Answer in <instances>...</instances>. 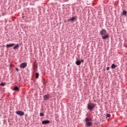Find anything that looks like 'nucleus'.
<instances>
[{
    "label": "nucleus",
    "mask_w": 127,
    "mask_h": 127,
    "mask_svg": "<svg viewBox=\"0 0 127 127\" xmlns=\"http://www.w3.org/2000/svg\"><path fill=\"white\" fill-rule=\"evenodd\" d=\"M49 97H50L49 95H45L44 96V101H46V100H48V98H49Z\"/></svg>",
    "instance_id": "10"
},
{
    "label": "nucleus",
    "mask_w": 127,
    "mask_h": 127,
    "mask_svg": "<svg viewBox=\"0 0 127 127\" xmlns=\"http://www.w3.org/2000/svg\"><path fill=\"white\" fill-rule=\"evenodd\" d=\"M75 64H76L78 66H79V65H81V61H77L75 62Z\"/></svg>",
    "instance_id": "12"
},
{
    "label": "nucleus",
    "mask_w": 127,
    "mask_h": 127,
    "mask_svg": "<svg viewBox=\"0 0 127 127\" xmlns=\"http://www.w3.org/2000/svg\"><path fill=\"white\" fill-rule=\"evenodd\" d=\"M0 86H5V83H1V84H0Z\"/></svg>",
    "instance_id": "19"
},
{
    "label": "nucleus",
    "mask_w": 127,
    "mask_h": 127,
    "mask_svg": "<svg viewBox=\"0 0 127 127\" xmlns=\"http://www.w3.org/2000/svg\"><path fill=\"white\" fill-rule=\"evenodd\" d=\"M19 47V44H17L15 45V46L13 47L14 50H16V49H18V48Z\"/></svg>",
    "instance_id": "9"
},
{
    "label": "nucleus",
    "mask_w": 127,
    "mask_h": 127,
    "mask_svg": "<svg viewBox=\"0 0 127 127\" xmlns=\"http://www.w3.org/2000/svg\"><path fill=\"white\" fill-rule=\"evenodd\" d=\"M14 45H15V44H7L6 47V48H10V47H12V46H14Z\"/></svg>",
    "instance_id": "6"
},
{
    "label": "nucleus",
    "mask_w": 127,
    "mask_h": 127,
    "mask_svg": "<svg viewBox=\"0 0 127 127\" xmlns=\"http://www.w3.org/2000/svg\"><path fill=\"white\" fill-rule=\"evenodd\" d=\"M92 118L87 117L85 119V127H92L93 126V122H92Z\"/></svg>",
    "instance_id": "1"
},
{
    "label": "nucleus",
    "mask_w": 127,
    "mask_h": 127,
    "mask_svg": "<svg viewBox=\"0 0 127 127\" xmlns=\"http://www.w3.org/2000/svg\"><path fill=\"white\" fill-rule=\"evenodd\" d=\"M39 77V73H36V78L38 79Z\"/></svg>",
    "instance_id": "16"
},
{
    "label": "nucleus",
    "mask_w": 127,
    "mask_h": 127,
    "mask_svg": "<svg viewBox=\"0 0 127 127\" xmlns=\"http://www.w3.org/2000/svg\"><path fill=\"white\" fill-rule=\"evenodd\" d=\"M20 66L21 68H25V67H26V66H27V64H26V63H23L21 64Z\"/></svg>",
    "instance_id": "7"
},
{
    "label": "nucleus",
    "mask_w": 127,
    "mask_h": 127,
    "mask_svg": "<svg viewBox=\"0 0 127 127\" xmlns=\"http://www.w3.org/2000/svg\"><path fill=\"white\" fill-rule=\"evenodd\" d=\"M116 67H117V65L115 64H112L111 65V68H112V69H115Z\"/></svg>",
    "instance_id": "13"
},
{
    "label": "nucleus",
    "mask_w": 127,
    "mask_h": 127,
    "mask_svg": "<svg viewBox=\"0 0 127 127\" xmlns=\"http://www.w3.org/2000/svg\"><path fill=\"white\" fill-rule=\"evenodd\" d=\"M33 68L34 71H36L37 70V65L36 64L34 65Z\"/></svg>",
    "instance_id": "14"
},
{
    "label": "nucleus",
    "mask_w": 127,
    "mask_h": 127,
    "mask_svg": "<svg viewBox=\"0 0 127 127\" xmlns=\"http://www.w3.org/2000/svg\"><path fill=\"white\" fill-rule=\"evenodd\" d=\"M125 127H127V126H126Z\"/></svg>",
    "instance_id": "24"
},
{
    "label": "nucleus",
    "mask_w": 127,
    "mask_h": 127,
    "mask_svg": "<svg viewBox=\"0 0 127 127\" xmlns=\"http://www.w3.org/2000/svg\"><path fill=\"white\" fill-rule=\"evenodd\" d=\"M13 90L14 91H17V92H18V91H19V88H18V87L17 86H15L13 88Z\"/></svg>",
    "instance_id": "11"
},
{
    "label": "nucleus",
    "mask_w": 127,
    "mask_h": 127,
    "mask_svg": "<svg viewBox=\"0 0 127 127\" xmlns=\"http://www.w3.org/2000/svg\"><path fill=\"white\" fill-rule=\"evenodd\" d=\"M67 0H65V1H67Z\"/></svg>",
    "instance_id": "23"
},
{
    "label": "nucleus",
    "mask_w": 127,
    "mask_h": 127,
    "mask_svg": "<svg viewBox=\"0 0 127 127\" xmlns=\"http://www.w3.org/2000/svg\"><path fill=\"white\" fill-rule=\"evenodd\" d=\"M76 19V17H72L68 19V21H74Z\"/></svg>",
    "instance_id": "8"
},
{
    "label": "nucleus",
    "mask_w": 127,
    "mask_h": 127,
    "mask_svg": "<svg viewBox=\"0 0 127 127\" xmlns=\"http://www.w3.org/2000/svg\"><path fill=\"white\" fill-rule=\"evenodd\" d=\"M126 47H127V45L126 46Z\"/></svg>",
    "instance_id": "25"
},
{
    "label": "nucleus",
    "mask_w": 127,
    "mask_h": 127,
    "mask_svg": "<svg viewBox=\"0 0 127 127\" xmlns=\"http://www.w3.org/2000/svg\"><path fill=\"white\" fill-rule=\"evenodd\" d=\"M106 116V118H110L111 117V114H107Z\"/></svg>",
    "instance_id": "17"
},
{
    "label": "nucleus",
    "mask_w": 127,
    "mask_h": 127,
    "mask_svg": "<svg viewBox=\"0 0 127 127\" xmlns=\"http://www.w3.org/2000/svg\"><path fill=\"white\" fill-rule=\"evenodd\" d=\"M107 71H109V70H110V67H107Z\"/></svg>",
    "instance_id": "20"
},
{
    "label": "nucleus",
    "mask_w": 127,
    "mask_h": 127,
    "mask_svg": "<svg viewBox=\"0 0 127 127\" xmlns=\"http://www.w3.org/2000/svg\"><path fill=\"white\" fill-rule=\"evenodd\" d=\"M80 62H82V63H84V60H81Z\"/></svg>",
    "instance_id": "21"
},
{
    "label": "nucleus",
    "mask_w": 127,
    "mask_h": 127,
    "mask_svg": "<svg viewBox=\"0 0 127 127\" xmlns=\"http://www.w3.org/2000/svg\"><path fill=\"white\" fill-rule=\"evenodd\" d=\"M100 34L102 36V39H107L109 38L110 35L107 33V31L106 30H102L100 32Z\"/></svg>",
    "instance_id": "2"
},
{
    "label": "nucleus",
    "mask_w": 127,
    "mask_h": 127,
    "mask_svg": "<svg viewBox=\"0 0 127 127\" xmlns=\"http://www.w3.org/2000/svg\"><path fill=\"white\" fill-rule=\"evenodd\" d=\"M16 70H17V71H18V68H16Z\"/></svg>",
    "instance_id": "22"
},
{
    "label": "nucleus",
    "mask_w": 127,
    "mask_h": 127,
    "mask_svg": "<svg viewBox=\"0 0 127 127\" xmlns=\"http://www.w3.org/2000/svg\"><path fill=\"white\" fill-rule=\"evenodd\" d=\"M42 125H48V124H50V121L49 120H45V121H43L42 122Z\"/></svg>",
    "instance_id": "5"
},
{
    "label": "nucleus",
    "mask_w": 127,
    "mask_h": 127,
    "mask_svg": "<svg viewBox=\"0 0 127 127\" xmlns=\"http://www.w3.org/2000/svg\"><path fill=\"white\" fill-rule=\"evenodd\" d=\"M43 116H44V114H43L42 113H40V117H43Z\"/></svg>",
    "instance_id": "18"
},
{
    "label": "nucleus",
    "mask_w": 127,
    "mask_h": 127,
    "mask_svg": "<svg viewBox=\"0 0 127 127\" xmlns=\"http://www.w3.org/2000/svg\"><path fill=\"white\" fill-rule=\"evenodd\" d=\"M96 106V104L93 103L89 102L87 104V109L88 110H89L90 111H92L95 109V107Z\"/></svg>",
    "instance_id": "3"
},
{
    "label": "nucleus",
    "mask_w": 127,
    "mask_h": 127,
    "mask_svg": "<svg viewBox=\"0 0 127 127\" xmlns=\"http://www.w3.org/2000/svg\"><path fill=\"white\" fill-rule=\"evenodd\" d=\"M16 115H18V116H24V112L21 111H17L16 112Z\"/></svg>",
    "instance_id": "4"
},
{
    "label": "nucleus",
    "mask_w": 127,
    "mask_h": 127,
    "mask_svg": "<svg viewBox=\"0 0 127 127\" xmlns=\"http://www.w3.org/2000/svg\"><path fill=\"white\" fill-rule=\"evenodd\" d=\"M127 14V11L123 10L122 15H126Z\"/></svg>",
    "instance_id": "15"
}]
</instances>
